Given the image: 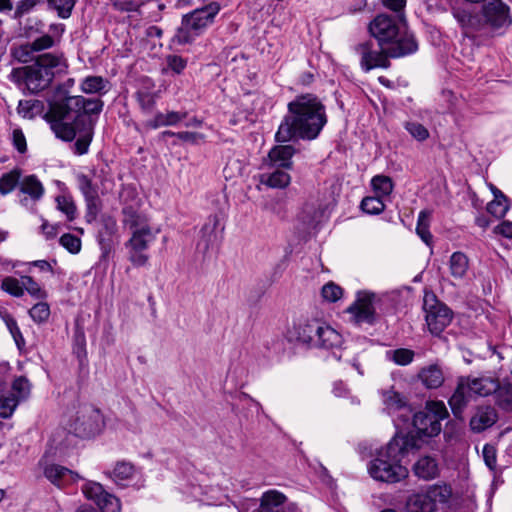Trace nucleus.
<instances>
[{
    "mask_svg": "<svg viewBox=\"0 0 512 512\" xmlns=\"http://www.w3.org/2000/svg\"><path fill=\"white\" fill-rule=\"evenodd\" d=\"M327 123L325 106L313 94H302L288 104V115L281 122L275 138L288 142L294 137L313 140Z\"/></svg>",
    "mask_w": 512,
    "mask_h": 512,
    "instance_id": "f257e3e1",
    "label": "nucleus"
},
{
    "mask_svg": "<svg viewBox=\"0 0 512 512\" xmlns=\"http://www.w3.org/2000/svg\"><path fill=\"white\" fill-rule=\"evenodd\" d=\"M420 449L418 441L412 435L397 432L384 446L377 450L368 464V473L375 481L397 483L407 478L409 471L402 465V459Z\"/></svg>",
    "mask_w": 512,
    "mask_h": 512,
    "instance_id": "f03ea898",
    "label": "nucleus"
},
{
    "mask_svg": "<svg viewBox=\"0 0 512 512\" xmlns=\"http://www.w3.org/2000/svg\"><path fill=\"white\" fill-rule=\"evenodd\" d=\"M369 32L378 41L380 49L392 58L412 54L418 49L405 24L387 14L376 16L369 24Z\"/></svg>",
    "mask_w": 512,
    "mask_h": 512,
    "instance_id": "7ed1b4c3",
    "label": "nucleus"
},
{
    "mask_svg": "<svg viewBox=\"0 0 512 512\" xmlns=\"http://www.w3.org/2000/svg\"><path fill=\"white\" fill-rule=\"evenodd\" d=\"M67 63L61 56L52 53L40 55L32 65L14 68L10 78L13 82L24 85L32 93L46 88L56 74L65 72Z\"/></svg>",
    "mask_w": 512,
    "mask_h": 512,
    "instance_id": "20e7f679",
    "label": "nucleus"
},
{
    "mask_svg": "<svg viewBox=\"0 0 512 512\" xmlns=\"http://www.w3.org/2000/svg\"><path fill=\"white\" fill-rule=\"evenodd\" d=\"M123 214V225L131 233V237L125 244L128 249V259L133 266L143 267L149 261L146 251L155 241L159 231L151 227L145 215L131 208H125Z\"/></svg>",
    "mask_w": 512,
    "mask_h": 512,
    "instance_id": "39448f33",
    "label": "nucleus"
},
{
    "mask_svg": "<svg viewBox=\"0 0 512 512\" xmlns=\"http://www.w3.org/2000/svg\"><path fill=\"white\" fill-rule=\"evenodd\" d=\"M498 388V381L490 376L461 377L458 380L456 390L449 399L453 414L460 417L463 408L473 395L485 397L496 392Z\"/></svg>",
    "mask_w": 512,
    "mask_h": 512,
    "instance_id": "423d86ee",
    "label": "nucleus"
},
{
    "mask_svg": "<svg viewBox=\"0 0 512 512\" xmlns=\"http://www.w3.org/2000/svg\"><path fill=\"white\" fill-rule=\"evenodd\" d=\"M448 417V411L442 401H429L425 408L413 414L414 430L403 435H412L422 445V437H433L441 431V421Z\"/></svg>",
    "mask_w": 512,
    "mask_h": 512,
    "instance_id": "0eeeda50",
    "label": "nucleus"
},
{
    "mask_svg": "<svg viewBox=\"0 0 512 512\" xmlns=\"http://www.w3.org/2000/svg\"><path fill=\"white\" fill-rule=\"evenodd\" d=\"M67 426L70 433L81 438H91L98 435L104 420L101 412L91 405H82L69 412Z\"/></svg>",
    "mask_w": 512,
    "mask_h": 512,
    "instance_id": "6e6552de",
    "label": "nucleus"
},
{
    "mask_svg": "<svg viewBox=\"0 0 512 512\" xmlns=\"http://www.w3.org/2000/svg\"><path fill=\"white\" fill-rule=\"evenodd\" d=\"M219 12V6L215 3L203 8L195 9L185 15L181 27L175 34V40L179 44L192 42L206 29L212 22L215 15Z\"/></svg>",
    "mask_w": 512,
    "mask_h": 512,
    "instance_id": "1a4fd4ad",
    "label": "nucleus"
},
{
    "mask_svg": "<svg viewBox=\"0 0 512 512\" xmlns=\"http://www.w3.org/2000/svg\"><path fill=\"white\" fill-rule=\"evenodd\" d=\"M451 495V487L446 484L429 485L408 497L406 510L407 512H435L439 505L449 501Z\"/></svg>",
    "mask_w": 512,
    "mask_h": 512,
    "instance_id": "9d476101",
    "label": "nucleus"
},
{
    "mask_svg": "<svg viewBox=\"0 0 512 512\" xmlns=\"http://www.w3.org/2000/svg\"><path fill=\"white\" fill-rule=\"evenodd\" d=\"M379 301L380 298L372 291H358L355 300L346 310L349 321L355 325L374 324L377 320L376 308Z\"/></svg>",
    "mask_w": 512,
    "mask_h": 512,
    "instance_id": "9b49d317",
    "label": "nucleus"
},
{
    "mask_svg": "<svg viewBox=\"0 0 512 512\" xmlns=\"http://www.w3.org/2000/svg\"><path fill=\"white\" fill-rule=\"evenodd\" d=\"M423 308L427 327L433 335H439L451 323L452 311L438 301L434 294H425Z\"/></svg>",
    "mask_w": 512,
    "mask_h": 512,
    "instance_id": "f8f14e48",
    "label": "nucleus"
},
{
    "mask_svg": "<svg viewBox=\"0 0 512 512\" xmlns=\"http://www.w3.org/2000/svg\"><path fill=\"white\" fill-rule=\"evenodd\" d=\"M382 402L387 412L393 417L397 428L405 424L412 416V409L407 405L406 399L393 387L381 390Z\"/></svg>",
    "mask_w": 512,
    "mask_h": 512,
    "instance_id": "ddd939ff",
    "label": "nucleus"
},
{
    "mask_svg": "<svg viewBox=\"0 0 512 512\" xmlns=\"http://www.w3.org/2000/svg\"><path fill=\"white\" fill-rule=\"evenodd\" d=\"M82 492L88 500L93 501L102 512H120L121 504L117 497L108 493L103 486L94 481L86 482Z\"/></svg>",
    "mask_w": 512,
    "mask_h": 512,
    "instance_id": "4468645a",
    "label": "nucleus"
},
{
    "mask_svg": "<svg viewBox=\"0 0 512 512\" xmlns=\"http://www.w3.org/2000/svg\"><path fill=\"white\" fill-rule=\"evenodd\" d=\"M355 51L360 55V65L366 72L374 68H386L389 65L386 53L381 49L380 51L373 50L372 43L362 42L355 46Z\"/></svg>",
    "mask_w": 512,
    "mask_h": 512,
    "instance_id": "2eb2a0df",
    "label": "nucleus"
},
{
    "mask_svg": "<svg viewBox=\"0 0 512 512\" xmlns=\"http://www.w3.org/2000/svg\"><path fill=\"white\" fill-rule=\"evenodd\" d=\"M483 16L485 22L493 29L507 27L511 24L508 7L501 0L488 1L483 6Z\"/></svg>",
    "mask_w": 512,
    "mask_h": 512,
    "instance_id": "dca6fc26",
    "label": "nucleus"
},
{
    "mask_svg": "<svg viewBox=\"0 0 512 512\" xmlns=\"http://www.w3.org/2000/svg\"><path fill=\"white\" fill-rule=\"evenodd\" d=\"M67 113L68 110L66 105L57 104L53 106L51 114L54 119L51 122V129L58 138L65 141H71L76 135V128L74 124L65 121Z\"/></svg>",
    "mask_w": 512,
    "mask_h": 512,
    "instance_id": "f3484780",
    "label": "nucleus"
},
{
    "mask_svg": "<svg viewBox=\"0 0 512 512\" xmlns=\"http://www.w3.org/2000/svg\"><path fill=\"white\" fill-rule=\"evenodd\" d=\"M319 319L302 320L294 325L293 336L295 340L302 344L314 347L317 333L321 325Z\"/></svg>",
    "mask_w": 512,
    "mask_h": 512,
    "instance_id": "a211bd4d",
    "label": "nucleus"
},
{
    "mask_svg": "<svg viewBox=\"0 0 512 512\" xmlns=\"http://www.w3.org/2000/svg\"><path fill=\"white\" fill-rule=\"evenodd\" d=\"M343 343L342 335L328 323L321 321L314 347L333 350L340 348Z\"/></svg>",
    "mask_w": 512,
    "mask_h": 512,
    "instance_id": "6ab92c4d",
    "label": "nucleus"
},
{
    "mask_svg": "<svg viewBox=\"0 0 512 512\" xmlns=\"http://www.w3.org/2000/svg\"><path fill=\"white\" fill-rule=\"evenodd\" d=\"M45 477L57 486H62L66 482L76 481L79 479V475L66 467L49 464L44 468Z\"/></svg>",
    "mask_w": 512,
    "mask_h": 512,
    "instance_id": "aec40b11",
    "label": "nucleus"
},
{
    "mask_svg": "<svg viewBox=\"0 0 512 512\" xmlns=\"http://www.w3.org/2000/svg\"><path fill=\"white\" fill-rule=\"evenodd\" d=\"M295 149L291 145H279L273 147L268 154L271 165L289 169L292 166V157Z\"/></svg>",
    "mask_w": 512,
    "mask_h": 512,
    "instance_id": "412c9836",
    "label": "nucleus"
},
{
    "mask_svg": "<svg viewBox=\"0 0 512 512\" xmlns=\"http://www.w3.org/2000/svg\"><path fill=\"white\" fill-rule=\"evenodd\" d=\"M291 182V176L283 171L276 169L272 172H264L259 175V185H264L271 189L286 188ZM260 189V186H258Z\"/></svg>",
    "mask_w": 512,
    "mask_h": 512,
    "instance_id": "4be33fe9",
    "label": "nucleus"
},
{
    "mask_svg": "<svg viewBox=\"0 0 512 512\" xmlns=\"http://www.w3.org/2000/svg\"><path fill=\"white\" fill-rule=\"evenodd\" d=\"M414 474L423 480H431L438 476L439 466L433 457L423 456L413 465Z\"/></svg>",
    "mask_w": 512,
    "mask_h": 512,
    "instance_id": "5701e85b",
    "label": "nucleus"
},
{
    "mask_svg": "<svg viewBox=\"0 0 512 512\" xmlns=\"http://www.w3.org/2000/svg\"><path fill=\"white\" fill-rule=\"evenodd\" d=\"M496 421V413L491 407L479 408L470 420V427L475 432H481L492 426Z\"/></svg>",
    "mask_w": 512,
    "mask_h": 512,
    "instance_id": "b1692460",
    "label": "nucleus"
},
{
    "mask_svg": "<svg viewBox=\"0 0 512 512\" xmlns=\"http://www.w3.org/2000/svg\"><path fill=\"white\" fill-rule=\"evenodd\" d=\"M136 470L134 466L126 461H120L115 464L113 469L108 473V476L117 484L127 486L128 483L134 478Z\"/></svg>",
    "mask_w": 512,
    "mask_h": 512,
    "instance_id": "393cba45",
    "label": "nucleus"
},
{
    "mask_svg": "<svg viewBox=\"0 0 512 512\" xmlns=\"http://www.w3.org/2000/svg\"><path fill=\"white\" fill-rule=\"evenodd\" d=\"M493 193V200L487 204V211L496 218H503L508 212L510 205L507 197L498 188L490 185Z\"/></svg>",
    "mask_w": 512,
    "mask_h": 512,
    "instance_id": "a878e982",
    "label": "nucleus"
},
{
    "mask_svg": "<svg viewBox=\"0 0 512 512\" xmlns=\"http://www.w3.org/2000/svg\"><path fill=\"white\" fill-rule=\"evenodd\" d=\"M19 189L22 193L28 195L33 201H39L45 192L41 181L35 175H27L19 182Z\"/></svg>",
    "mask_w": 512,
    "mask_h": 512,
    "instance_id": "bb28decb",
    "label": "nucleus"
},
{
    "mask_svg": "<svg viewBox=\"0 0 512 512\" xmlns=\"http://www.w3.org/2000/svg\"><path fill=\"white\" fill-rule=\"evenodd\" d=\"M77 185L86 200L88 209L96 210L98 194L91 180L86 175L79 174L77 175Z\"/></svg>",
    "mask_w": 512,
    "mask_h": 512,
    "instance_id": "cd10ccee",
    "label": "nucleus"
},
{
    "mask_svg": "<svg viewBox=\"0 0 512 512\" xmlns=\"http://www.w3.org/2000/svg\"><path fill=\"white\" fill-rule=\"evenodd\" d=\"M469 261L462 252H454L449 259V271L456 280H462L467 275Z\"/></svg>",
    "mask_w": 512,
    "mask_h": 512,
    "instance_id": "c85d7f7f",
    "label": "nucleus"
},
{
    "mask_svg": "<svg viewBox=\"0 0 512 512\" xmlns=\"http://www.w3.org/2000/svg\"><path fill=\"white\" fill-rule=\"evenodd\" d=\"M419 379L427 388L435 389L442 385L444 376L438 366L430 365L420 371Z\"/></svg>",
    "mask_w": 512,
    "mask_h": 512,
    "instance_id": "c756f323",
    "label": "nucleus"
},
{
    "mask_svg": "<svg viewBox=\"0 0 512 512\" xmlns=\"http://www.w3.org/2000/svg\"><path fill=\"white\" fill-rule=\"evenodd\" d=\"M186 116L187 113L185 112L169 111L166 113H158L153 120L147 122V126L153 129L162 126H175L185 119Z\"/></svg>",
    "mask_w": 512,
    "mask_h": 512,
    "instance_id": "7c9ffc66",
    "label": "nucleus"
},
{
    "mask_svg": "<svg viewBox=\"0 0 512 512\" xmlns=\"http://www.w3.org/2000/svg\"><path fill=\"white\" fill-rule=\"evenodd\" d=\"M80 87L86 94H104L109 89V82L101 76H88L82 80Z\"/></svg>",
    "mask_w": 512,
    "mask_h": 512,
    "instance_id": "2f4dec72",
    "label": "nucleus"
},
{
    "mask_svg": "<svg viewBox=\"0 0 512 512\" xmlns=\"http://www.w3.org/2000/svg\"><path fill=\"white\" fill-rule=\"evenodd\" d=\"M371 187L376 196L386 200L392 193L394 184L390 177L385 175H376L371 179Z\"/></svg>",
    "mask_w": 512,
    "mask_h": 512,
    "instance_id": "473e14b6",
    "label": "nucleus"
},
{
    "mask_svg": "<svg viewBox=\"0 0 512 512\" xmlns=\"http://www.w3.org/2000/svg\"><path fill=\"white\" fill-rule=\"evenodd\" d=\"M431 213L427 210L420 211L417 220L416 233L427 245H432V234L429 231Z\"/></svg>",
    "mask_w": 512,
    "mask_h": 512,
    "instance_id": "72a5a7b5",
    "label": "nucleus"
},
{
    "mask_svg": "<svg viewBox=\"0 0 512 512\" xmlns=\"http://www.w3.org/2000/svg\"><path fill=\"white\" fill-rule=\"evenodd\" d=\"M56 208L65 215L68 221H73L77 216V208L73 198L68 194H60L55 198Z\"/></svg>",
    "mask_w": 512,
    "mask_h": 512,
    "instance_id": "f704fd0d",
    "label": "nucleus"
},
{
    "mask_svg": "<svg viewBox=\"0 0 512 512\" xmlns=\"http://www.w3.org/2000/svg\"><path fill=\"white\" fill-rule=\"evenodd\" d=\"M43 104L39 100H20L17 107L18 114L25 119H33L40 115Z\"/></svg>",
    "mask_w": 512,
    "mask_h": 512,
    "instance_id": "c9c22d12",
    "label": "nucleus"
},
{
    "mask_svg": "<svg viewBox=\"0 0 512 512\" xmlns=\"http://www.w3.org/2000/svg\"><path fill=\"white\" fill-rule=\"evenodd\" d=\"M73 443L74 436L67 434L64 430L56 431L51 438V447H53L60 456H64Z\"/></svg>",
    "mask_w": 512,
    "mask_h": 512,
    "instance_id": "e433bc0d",
    "label": "nucleus"
},
{
    "mask_svg": "<svg viewBox=\"0 0 512 512\" xmlns=\"http://www.w3.org/2000/svg\"><path fill=\"white\" fill-rule=\"evenodd\" d=\"M414 356V351L407 348H399L386 352V358L399 366H406L410 364L413 361Z\"/></svg>",
    "mask_w": 512,
    "mask_h": 512,
    "instance_id": "4c0bfd02",
    "label": "nucleus"
},
{
    "mask_svg": "<svg viewBox=\"0 0 512 512\" xmlns=\"http://www.w3.org/2000/svg\"><path fill=\"white\" fill-rule=\"evenodd\" d=\"M360 207L367 214L377 215L384 211L385 199L376 195L367 196L361 201Z\"/></svg>",
    "mask_w": 512,
    "mask_h": 512,
    "instance_id": "58836bf2",
    "label": "nucleus"
},
{
    "mask_svg": "<svg viewBox=\"0 0 512 512\" xmlns=\"http://www.w3.org/2000/svg\"><path fill=\"white\" fill-rule=\"evenodd\" d=\"M453 16L463 28H472L477 30L481 26L480 20L465 9H454Z\"/></svg>",
    "mask_w": 512,
    "mask_h": 512,
    "instance_id": "ea45409f",
    "label": "nucleus"
},
{
    "mask_svg": "<svg viewBox=\"0 0 512 512\" xmlns=\"http://www.w3.org/2000/svg\"><path fill=\"white\" fill-rule=\"evenodd\" d=\"M19 404V398L14 394H3L0 396V417L9 418Z\"/></svg>",
    "mask_w": 512,
    "mask_h": 512,
    "instance_id": "a19ab883",
    "label": "nucleus"
},
{
    "mask_svg": "<svg viewBox=\"0 0 512 512\" xmlns=\"http://www.w3.org/2000/svg\"><path fill=\"white\" fill-rule=\"evenodd\" d=\"M2 319L9 330L10 334L12 335L17 347L21 349L25 345V340L23 338V335L17 325L16 320L9 314L4 313L2 315Z\"/></svg>",
    "mask_w": 512,
    "mask_h": 512,
    "instance_id": "79ce46f5",
    "label": "nucleus"
},
{
    "mask_svg": "<svg viewBox=\"0 0 512 512\" xmlns=\"http://www.w3.org/2000/svg\"><path fill=\"white\" fill-rule=\"evenodd\" d=\"M285 501L286 496L277 490L266 491L261 497V503L272 509H279Z\"/></svg>",
    "mask_w": 512,
    "mask_h": 512,
    "instance_id": "37998d69",
    "label": "nucleus"
},
{
    "mask_svg": "<svg viewBox=\"0 0 512 512\" xmlns=\"http://www.w3.org/2000/svg\"><path fill=\"white\" fill-rule=\"evenodd\" d=\"M1 289L14 297H21L23 295L22 278L17 279L10 276L3 278Z\"/></svg>",
    "mask_w": 512,
    "mask_h": 512,
    "instance_id": "c03bdc74",
    "label": "nucleus"
},
{
    "mask_svg": "<svg viewBox=\"0 0 512 512\" xmlns=\"http://www.w3.org/2000/svg\"><path fill=\"white\" fill-rule=\"evenodd\" d=\"M23 291L26 290L29 295L36 299H44L47 293L42 287L30 276H22Z\"/></svg>",
    "mask_w": 512,
    "mask_h": 512,
    "instance_id": "a18cd8bd",
    "label": "nucleus"
},
{
    "mask_svg": "<svg viewBox=\"0 0 512 512\" xmlns=\"http://www.w3.org/2000/svg\"><path fill=\"white\" fill-rule=\"evenodd\" d=\"M404 128L411 135V137L419 142L427 140L430 136L428 129L424 125L415 121L406 122L404 124Z\"/></svg>",
    "mask_w": 512,
    "mask_h": 512,
    "instance_id": "49530a36",
    "label": "nucleus"
},
{
    "mask_svg": "<svg viewBox=\"0 0 512 512\" xmlns=\"http://www.w3.org/2000/svg\"><path fill=\"white\" fill-rule=\"evenodd\" d=\"M19 182L20 174L16 170L2 175L0 178V193L2 195L10 193Z\"/></svg>",
    "mask_w": 512,
    "mask_h": 512,
    "instance_id": "de8ad7c7",
    "label": "nucleus"
},
{
    "mask_svg": "<svg viewBox=\"0 0 512 512\" xmlns=\"http://www.w3.org/2000/svg\"><path fill=\"white\" fill-rule=\"evenodd\" d=\"M77 106H81L86 114H98L103 108V102L99 99H85L84 97H75Z\"/></svg>",
    "mask_w": 512,
    "mask_h": 512,
    "instance_id": "09e8293b",
    "label": "nucleus"
},
{
    "mask_svg": "<svg viewBox=\"0 0 512 512\" xmlns=\"http://www.w3.org/2000/svg\"><path fill=\"white\" fill-rule=\"evenodd\" d=\"M495 393L499 406L507 411H512V387L510 385H499Z\"/></svg>",
    "mask_w": 512,
    "mask_h": 512,
    "instance_id": "8fccbe9b",
    "label": "nucleus"
},
{
    "mask_svg": "<svg viewBox=\"0 0 512 512\" xmlns=\"http://www.w3.org/2000/svg\"><path fill=\"white\" fill-rule=\"evenodd\" d=\"M322 298L327 302H336L343 295L342 288L334 282L326 283L321 289Z\"/></svg>",
    "mask_w": 512,
    "mask_h": 512,
    "instance_id": "3c124183",
    "label": "nucleus"
},
{
    "mask_svg": "<svg viewBox=\"0 0 512 512\" xmlns=\"http://www.w3.org/2000/svg\"><path fill=\"white\" fill-rule=\"evenodd\" d=\"M30 393V384L24 377H18L12 384V391L10 394H14L16 398H19V402L26 399Z\"/></svg>",
    "mask_w": 512,
    "mask_h": 512,
    "instance_id": "603ef678",
    "label": "nucleus"
},
{
    "mask_svg": "<svg viewBox=\"0 0 512 512\" xmlns=\"http://www.w3.org/2000/svg\"><path fill=\"white\" fill-rule=\"evenodd\" d=\"M29 314L35 322L42 323L49 318L50 307L45 302H39L29 310Z\"/></svg>",
    "mask_w": 512,
    "mask_h": 512,
    "instance_id": "864d4df0",
    "label": "nucleus"
},
{
    "mask_svg": "<svg viewBox=\"0 0 512 512\" xmlns=\"http://www.w3.org/2000/svg\"><path fill=\"white\" fill-rule=\"evenodd\" d=\"M332 392L338 398H348L352 405L360 404L358 397L351 395L350 389L342 381H337L333 384Z\"/></svg>",
    "mask_w": 512,
    "mask_h": 512,
    "instance_id": "5fc2aeb1",
    "label": "nucleus"
},
{
    "mask_svg": "<svg viewBox=\"0 0 512 512\" xmlns=\"http://www.w3.org/2000/svg\"><path fill=\"white\" fill-rule=\"evenodd\" d=\"M60 244L72 254H78L81 250L80 238L69 233H66L60 237Z\"/></svg>",
    "mask_w": 512,
    "mask_h": 512,
    "instance_id": "6e6d98bb",
    "label": "nucleus"
},
{
    "mask_svg": "<svg viewBox=\"0 0 512 512\" xmlns=\"http://www.w3.org/2000/svg\"><path fill=\"white\" fill-rule=\"evenodd\" d=\"M50 2L57 10L58 16L63 19L70 17L75 6V0H51Z\"/></svg>",
    "mask_w": 512,
    "mask_h": 512,
    "instance_id": "4d7b16f0",
    "label": "nucleus"
},
{
    "mask_svg": "<svg viewBox=\"0 0 512 512\" xmlns=\"http://www.w3.org/2000/svg\"><path fill=\"white\" fill-rule=\"evenodd\" d=\"M117 231L116 219L112 216H103L101 219V228L99 234L102 237H110Z\"/></svg>",
    "mask_w": 512,
    "mask_h": 512,
    "instance_id": "13d9d810",
    "label": "nucleus"
},
{
    "mask_svg": "<svg viewBox=\"0 0 512 512\" xmlns=\"http://www.w3.org/2000/svg\"><path fill=\"white\" fill-rule=\"evenodd\" d=\"M29 44L32 47L33 51L40 52L53 47L55 44V40L52 35L45 34L36 38Z\"/></svg>",
    "mask_w": 512,
    "mask_h": 512,
    "instance_id": "bf43d9fd",
    "label": "nucleus"
},
{
    "mask_svg": "<svg viewBox=\"0 0 512 512\" xmlns=\"http://www.w3.org/2000/svg\"><path fill=\"white\" fill-rule=\"evenodd\" d=\"M243 164L237 159H230L223 169L225 178H234L242 174Z\"/></svg>",
    "mask_w": 512,
    "mask_h": 512,
    "instance_id": "052dcab7",
    "label": "nucleus"
},
{
    "mask_svg": "<svg viewBox=\"0 0 512 512\" xmlns=\"http://www.w3.org/2000/svg\"><path fill=\"white\" fill-rule=\"evenodd\" d=\"M91 141H92V128L89 127L85 131V133L77 139V141L75 143L76 153L79 155H83V154L87 153L88 147H89Z\"/></svg>",
    "mask_w": 512,
    "mask_h": 512,
    "instance_id": "680f3d73",
    "label": "nucleus"
},
{
    "mask_svg": "<svg viewBox=\"0 0 512 512\" xmlns=\"http://www.w3.org/2000/svg\"><path fill=\"white\" fill-rule=\"evenodd\" d=\"M166 62L167 67L176 74L182 73L187 66V61L178 55H169Z\"/></svg>",
    "mask_w": 512,
    "mask_h": 512,
    "instance_id": "e2e57ef3",
    "label": "nucleus"
},
{
    "mask_svg": "<svg viewBox=\"0 0 512 512\" xmlns=\"http://www.w3.org/2000/svg\"><path fill=\"white\" fill-rule=\"evenodd\" d=\"M33 52L34 51L32 50V47L29 43H27L15 48L13 51V56L20 62H27L31 58Z\"/></svg>",
    "mask_w": 512,
    "mask_h": 512,
    "instance_id": "0e129e2a",
    "label": "nucleus"
},
{
    "mask_svg": "<svg viewBox=\"0 0 512 512\" xmlns=\"http://www.w3.org/2000/svg\"><path fill=\"white\" fill-rule=\"evenodd\" d=\"M12 141L14 147L20 152L24 153L27 149L26 138L20 129H14L12 132Z\"/></svg>",
    "mask_w": 512,
    "mask_h": 512,
    "instance_id": "69168bd1",
    "label": "nucleus"
},
{
    "mask_svg": "<svg viewBox=\"0 0 512 512\" xmlns=\"http://www.w3.org/2000/svg\"><path fill=\"white\" fill-rule=\"evenodd\" d=\"M483 458L485 464L489 469L493 470L496 467V450L492 445H485L483 447Z\"/></svg>",
    "mask_w": 512,
    "mask_h": 512,
    "instance_id": "338daca9",
    "label": "nucleus"
},
{
    "mask_svg": "<svg viewBox=\"0 0 512 512\" xmlns=\"http://www.w3.org/2000/svg\"><path fill=\"white\" fill-rule=\"evenodd\" d=\"M494 233L502 235L505 238H512V222H501L494 228Z\"/></svg>",
    "mask_w": 512,
    "mask_h": 512,
    "instance_id": "774afa93",
    "label": "nucleus"
}]
</instances>
